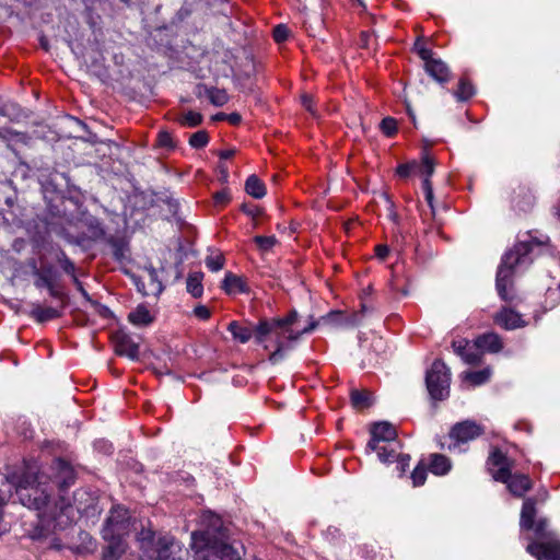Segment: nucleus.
<instances>
[{
    "label": "nucleus",
    "instance_id": "c756f323",
    "mask_svg": "<svg viewBox=\"0 0 560 560\" xmlns=\"http://www.w3.org/2000/svg\"><path fill=\"white\" fill-rule=\"evenodd\" d=\"M202 279L203 273L201 271L190 272L187 277L186 289L194 298H200L203 293Z\"/></svg>",
    "mask_w": 560,
    "mask_h": 560
},
{
    "label": "nucleus",
    "instance_id": "72a5a7b5",
    "mask_svg": "<svg viewBox=\"0 0 560 560\" xmlns=\"http://www.w3.org/2000/svg\"><path fill=\"white\" fill-rule=\"evenodd\" d=\"M218 558L220 560H242L238 550L235 549L232 545L228 544L225 539L219 540Z\"/></svg>",
    "mask_w": 560,
    "mask_h": 560
},
{
    "label": "nucleus",
    "instance_id": "8fccbe9b",
    "mask_svg": "<svg viewBox=\"0 0 560 560\" xmlns=\"http://www.w3.org/2000/svg\"><path fill=\"white\" fill-rule=\"evenodd\" d=\"M88 226L93 240H97L104 236V230L101 225V222L96 218L91 217L88 221Z\"/></svg>",
    "mask_w": 560,
    "mask_h": 560
},
{
    "label": "nucleus",
    "instance_id": "3c124183",
    "mask_svg": "<svg viewBox=\"0 0 560 560\" xmlns=\"http://www.w3.org/2000/svg\"><path fill=\"white\" fill-rule=\"evenodd\" d=\"M148 271V276L151 282V285L153 287V290L156 294L161 293L163 290L162 283L158 280V272L154 267L150 266L145 268Z\"/></svg>",
    "mask_w": 560,
    "mask_h": 560
},
{
    "label": "nucleus",
    "instance_id": "052dcab7",
    "mask_svg": "<svg viewBox=\"0 0 560 560\" xmlns=\"http://www.w3.org/2000/svg\"><path fill=\"white\" fill-rule=\"evenodd\" d=\"M375 252L378 258L384 259L387 257L389 249L386 245H377Z\"/></svg>",
    "mask_w": 560,
    "mask_h": 560
},
{
    "label": "nucleus",
    "instance_id": "423d86ee",
    "mask_svg": "<svg viewBox=\"0 0 560 560\" xmlns=\"http://www.w3.org/2000/svg\"><path fill=\"white\" fill-rule=\"evenodd\" d=\"M425 383L432 399L444 400L450 396L451 372L443 361L435 360L432 363Z\"/></svg>",
    "mask_w": 560,
    "mask_h": 560
},
{
    "label": "nucleus",
    "instance_id": "a878e982",
    "mask_svg": "<svg viewBox=\"0 0 560 560\" xmlns=\"http://www.w3.org/2000/svg\"><path fill=\"white\" fill-rule=\"evenodd\" d=\"M203 94L209 98L210 103L214 106H223L229 102V95L225 90L218 88H208L206 85L198 86V96Z\"/></svg>",
    "mask_w": 560,
    "mask_h": 560
},
{
    "label": "nucleus",
    "instance_id": "e2e57ef3",
    "mask_svg": "<svg viewBox=\"0 0 560 560\" xmlns=\"http://www.w3.org/2000/svg\"><path fill=\"white\" fill-rule=\"evenodd\" d=\"M384 199H385V201L387 203V208L389 210V218L395 221L397 219V214L393 210L394 205H393L392 200L389 199V197L386 194H384Z\"/></svg>",
    "mask_w": 560,
    "mask_h": 560
},
{
    "label": "nucleus",
    "instance_id": "b1692460",
    "mask_svg": "<svg viewBox=\"0 0 560 560\" xmlns=\"http://www.w3.org/2000/svg\"><path fill=\"white\" fill-rule=\"evenodd\" d=\"M400 450V443H386L375 445V448H366L368 452H376L378 459L384 464H389L396 460L398 457V451Z\"/></svg>",
    "mask_w": 560,
    "mask_h": 560
},
{
    "label": "nucleus",
    "instance_id": "e433bc0d",
    "mask_svg": "<svg viewBox=\"0 0 560 560\" xmlns=\"http://www.w3.org/2000/svg\"><path fill=\"white\" fill-rule=\"evenodd\" d=\"M490 375H491V370L483 369L481 371L466 373L465 378L474 385H481L489 381Z\"/></svg>",
    "mask_w": 560,
    "mask_h": 560
},
{
    "label": "nucleus",
    "instance_id": "4c0bfd02",
    "mask_svg": "<svg viewBox=\"0 0 560 560\" xmlns=\"http://www.w3.org/2000/svg\"><path fill=\"white\" fill-rule=\"evenodd\" d=\"M80 537H81V540H82V545L81 546H78L75 548V551L79 552V553H88V552H93L96 548V545H95V541L94 539L92 538V536L85 532H81L80 533Z\"/></svg>",
    "mask_w": 560,
    "mask_h": 560
},
{
    "label": "nucleus",
    "instance_id": "a19ab883",
    "mask_svg": "<svg viewBox=\"0 0 560 560\" xmlns=\"http://www.w3.org/2000/svg\"><path fill=\"white\" fill-rule=\"evenodd\" d=\"M180 125L186 127H197L202 122V115L197 112L189 110L178 120Z\"/></svg>",
    "mask_w": 560,
    "mask_h": 560
},
{
    "label": "nucleus",
    "instance_id": "bb28decb",
    "mask_svg": "<svg viewBox=\"0 0 560 560\" xmlns=\"http://www.w3.org/2000/svg\"><path fill=\"white\" fill-rule=\"evenodd\" d=\"M222 289L228 294H236L247 291L244 280L232 272H228L225 275L224 280L222 282Z\"/></svg>",
    "mask_w": 560,
    "mask_h": 560
},
{
    "label": "nucleus",
    "instance_id": "20e7f679",
    "mask_svg": "<svg viewBox=\"0 0 560 560\" xmlns=\"http://www.w3.org/2000/svg\"><path fill=\"white\" fill-rule=\"evenodd\" d=\"M537 541L530 542L526 550L537 560H560V541L556 534L549 529V522L540 518L534 527Z\"/></svg>",
    "mask_w": 560,
    "mask_h": 560
},
{
    "label": "nucleus",
    "instance_id": "ea45409f",
    "mask_svg": "<svg viewBox=\"0 0 560 560\" xmlns=\"http://www.w3.org/2000/svg\"><path fill=\"white\" fill-rule=\"evenodd\" d=\"M342 313L341 312H330L329 314L322 316L319 320H312L308 326H311L313 323H316L315 328L320 324H327V325H341L342 324Z\"/></svg>",
    "mask_w": 560,
    "mask_h": 560
},
{
    "label": "nucleus",
    "instance_id": "7ed1b4c3",
    "mask_svg": "<svg viewBox=\"0 0 560 560\" xmlns=\"http://www.w3.org/2000/svg\"><path fill=\"white\" fill-rule=\"evenodd\" d=\"M530 252V243L520 242L503 256L495 280L497 291L502 300L513 301L514 294L509 291V288H512V278L518 266L528 265L532 261Z\"/></svg>",
    "mask_w": 560,
    "mask_h": 560
},
{
    "label": "nucleus",
    "instance_id": "a18cd8bd",
    "mask_svg": "<svg viewBox=\"0 0 560 560\" xmlns=\"http://www.w3.org/2000/svg\"><path fill=\"white\" fill-rule=\"evenodd\" d=\"M381 130L387 137H393L397 132V121L393 117H385L381 121Z\"/></svg>",
    "mask_w": 560,
    "mask_h": 560
},
{
    "label": "nucleus",
    "instance_id": "f8f14e48",
    "mask_svg": "<svg viewBox=\"0 0 560 560\" xmlns=\"http://www.w3.org/2000/svg\"><path fill=\"white\" fill-rule=\"evenodd\" d=\"M200 524L205 528L201 530H196L195 533L207 534L210 540L226 539L222 520L219 515L210 511H206L200 516Z\"/></svg>",
    "mask_w": 560,
    "mask_h": 560
},
{
    "label": "nucleus",
    "instance_id": "4be33fe9",
    "mask_svg": "<svg viewBox=\"0 0 560 560\" xmlns=\"http://www.w3.org/2000/svg\"><path fill=\"white\" fill-rule=\"evenodd\" d=\"M427 73L439 83H445L450 80L451 73L448 67L441 59L428 60L424 63Z\"/></svg>",
    "mask_w": 560,
    "mask_h": 560
},
{
    "label": "nucleus",
    "instance_id": "c03bdc74",
    "mask_svg": "<svg viewBox=\"0 0 560 560\" xmlns=\"http://www.w3.org/2000/svg\"><path fill=\"white\" fill-rule=\"evenodd\" d=\"M422 188L424 191L425 200L431 209L432 215H434L435 214L434 194H433L432 184L429 178H423Z\"/></svg>",
    "mask_w": 560,
    "mask_h": 560
},
{
    "label": "nucleus",
    "instance_id": "393cba45",
    "mask_svg": "<svg viewBox=\"0 0 560 560\" xmlns=\"http://www.w3.org/2000/svg\"><path fill=\"white\" fill-rule=\"evenodd\" d=\"M536 515V501L533 498L525 499L522 511L520 526L523 529H532L534 527V518Z\"/></svg>",
    "mask_w": 560,
    "mask_h": 560
},
{
    "label": "nucleus",
    "instance_id": "f3484780",
    "mask_svg": "<svg viewBox=\"0 0 560 560\" xmlns=\"http://www.w3.org/2000/svg\"><path fill=\"white\" fill-rule=\"evenodd\" d=\"M494 323L505 330H514L526 326L522 315L510 307L501 308L494 316Z\"/></svg>",
    "mask_w": 560,
    "mask_h": 560
},
{
    "label": "nucleus",
    "instance_id": "39448f33",
    "mask_svg": "<svg viewBox=\"0 0 560 560\" xmlns=\"http://www.w3.org/2000/svg\"><path fill=\"white\" fill-rule=\"evenodd\" d=\"M140 549L151 560H170L173 555L175 539L171 536H162L155 539L151 530H142L138 536Z\"/></svg>",
    "mask_w": 560,
    "mask_h": 560
},
{
    "label": "nucleus",
    "instance_id": "5fc2aeb1",
    "mask_svg": "<svg viewBox=\"0 0 560 560\" xmlns=\"http://www.w3.org/2000/svg\"><path fill=\"white\" fill-rule=\"evenodd\" d=\"M194 314L196 315V317L203 319V320L210 318V315H211L210 310L205 305L196 306L194 310Z\"/></svg>",
    "mask_w": 560,
    "mask_h": 560
},
{
    "label": "nucleus",
    "instance_id": "680f3d73",
    "mask_svg": "<svg viewBox=\"0 0 560 560\" xmlns=\"http://www.w3.org/2000/svg\"><path fill=\"white\" fill-rule=\"evenodd\" d=\"M419 56L421 57L422 60H424L425 63L428 62V60H433L434 59L432 57L431 50L427 49L424 47L419 49Z\"/></svg>",
    "mask_w": 560,
    "mask_h": 560
},
{
    "label": "nucleus",
    "instance_id": "de8ad7c7",
    "mask_svg": "<svg viewBox=\"0 0 560 560\" xmlns=\"http://www.w3.org/2000/svg\"><path fill=\"white\" fill-rule=\"evenodd\" d=\"M412 483L415 487L424 485L427 480V469L421 464L417 465L411 474Z\"/></svg>",
    "mask_w": 560,
    "mask_h": 560
},
{
    "label": "nucleus",
    "instance_id": "1a4fd4ad",
    "mask_svg": "<svg viewBox=\"0 0 560 560\" xmlns=\"http://www.w3.org/2000/svg\"><path fill=\"white\" fill-rule=\"evenodd\" d=\"M44 301L37 304V323H46L61 316L66 306L65 293H43Z\"/></svg>",
    "mask_w": 560,
    "mask_h": 560
},
{
    "label": "nucleus",
    "instance_id": "4d7b16f0",
    "mask_svg": "<svg viewBox=\"0 0 560 560\" xmlns=\"http://www.w3.org/2000/svg\"><path fill=\"white\" fill-rule=\"evenodd\" d=\"M416 164H401L397 167V174L400 177H407Z\"/></svg>",
    "mask_w": 560,
    "mask_h": 560
},
{
    "label": "nucleus",
    "instance_id": "f704fd0d",
    "mask_svg": "<svg viewBox=\"0 0 560 560\" xmlns=\"http://www.w3.org/2000/svg\"><path fill=\"white\" fill-rule=\"evenodd\" d=\"M453 94L458 101L465 102L475 94V89L470 82H468L465 79H462L459 81L458 89L454 91Z\"/></svg>",
    "mask_w": 560,
    "mask_h": 560
},
{
    "label": "nucleus",
    "instance_id": "13d9d810",
    "mask_svg": "<svg viewBox=\"0 0 560 560\" xmlns=\"http://www.w3.org/2000/svg\"><path fill=\"white\" fill-rule=\"evenodd\" d=\"M214 200H215L217 203L224 205V203H226L230 200V195L225 190L218 191L214 195Z\"/></svg>",
    "mask_w": 560,
    "mask_h": 560
},
{
    "label": "nucleus",
    "instance_id": "9b49d317",
    "mask_svg": "<svg viewBox=\"0 0 560 560\" xmlns=\"http://www.w3.org/2000/svg\"><path fill=\"white\" fill-rule=\"evenodd\" d=\"M60 275L54 266L42 262L40 270L37 269V289L43 293H63L59 284Z\"/></svg>",
    "mask_w": 560,
    "mask_h": 560
},
{
    "label": "nucleus",
    "instance_id": "864d4df0",
    "mask_svg": "<svg viewBox=\"0 0 560 560\" xmlns=\"http://www.w3.org/2000/svg\"><path fill=\"white\" fill-rule=\"evenodd\" d=\"M289 37V28L284 24H279L273 28V38L277 43H282Z\"/></svg>",
    "mask_w": 560,
    "mask_h": 560
},
{
    "label": "nucleus",
    "instance_id": "7c9ffc66",
    "mask_svg": "<svg viewBox=\"0 0 560 560\" xmlns=\"http://www.w3.org/2000/svg\"><path fill=\"white\" fill-rule=\"evenodd\" d=\"M452 467L451 460L442 454H432L430 462V470L438 476H443L450 471Z\"/></svg>",
    "mask_w": 560,
    "mask_h": 560
},
{
    "label": "nucleus",
    "instance_id": "69168bd1",
    "mask_svg": "<svg viewBox=\"0 0 560 560\" xmlns=\"http://www.w3.org/2000/svg\"><path fill=\"white\" fill-rule=\"evenodd\" d=\"M301 101H302V105L308 110V112H312V97L310 95H302L301 97Z\"/></svg>",
    "mask_w": 560,
    "mask_h": 560
},
{
    "label": "nucleus",
    "instance_id": "2f4dec72",
    "mask_svg": "<svg viewBox=\"0 0 560 560\" xmlns=\"http://www.w3.org/2000/svg\"><path fill=\"white\" fill-rule=\"evenodd\" d=\"M245 190L256 199H260L266 196V186L255 174L248 176L246 179Z\"/></svg>",
    "mask_w": 560,
    "mask_h": 560
},
{
    "label": "nucleus",
    "instance_id": "412c9836",
    "mask_svg": "<svg viewBox=\"0 0 560 560\" xmlns=\"http://www.w3.org/2000/svg\"><path fill=\"white\" fill-rule=\"evenodd\" d=\"M124 537L115 535L113 538H103L107 542L102 553L103 560H118L122 556L126 551Z\"/></svg>",
    "mask_w": 560,
    "mask_h": 560
},
{
    "label": "nucleus",
    "instance_id": "9d476101",
    "mask_svg": "<svg viewBox=\"0 0 560 560\" xmlns=\"http://www.w3.org/2000/svg\"><path fill=\"white\" fill-rule=\"evenodd\" d=\"M219 540H210L207 534L192 533L190 547L194 560H215L218 558Z\"/></svg>",
    "mask_w": 560,
    "mask_h": 560
},
{
    "label": "nucleus",
    "instance_id": "58836bf2",
    "mask_svg": "<svg viewBox=\"0 0 560 560\" xmlns=\"http://www.w3.org/2000/svg\"><path fill=\"white\" fill-rule=\"evenodd\" d=\"M56 259L66 273L70 275L72 278L75 277V266L62 250L57 252Z\"/></svg>",
    "mask_w": 560,
    "mask_h": 560
},
{
    "label": "nucleus",
    "instance_id": "dca6fc26",
    "mask_svg": "<svg viewBox=\"0 0 560 560\" xmlns=\"http://www.w3.org/2000/svg\"><path fill=\"white\" fill-rule=\"evenodd\" d=\"M115 351L118 355L127 357L132 361L139 359V343L128 334L118 331L114 335Z\"/></svg>",
    "mask_w": 560,
    "mask_h": 560
},
{
    "label": "nucleus",
    "instance_id": "6e6d98bb",
    "mask_svg": "<svg viewBox=\"0 0 560 560\" xmlns=\"http://www.w3.org/2000/svg\"><path fill=\"white\" fill-rule=\"evenodd\" d=\"M396 460H398V467L402 472L406 471V468L409 466V462H410V456L409 455H400L398 453V457L396 458Z\"/></svg>",
    "mask_w": 560,
    "mask_h": 560
},
{
    "label": "nucleus",
    "instance_id": "aec40b11",
    "mask_svg": "<svg viewBox=\"0 0 560 560\" xmlns=\"http://www.w3.org/2000/svg\"><path fill=\"white\" fill-rule=\"evenodd\" d=\"M474 346L481 350L491 353L500 352L503 348L501 337L495 332H487L475 339Z\"/></svg>",
    "mask_w": 560,
    "mask_h": 560
},
{
    "label": "nucleus",
    "instance_id": "6e6552de",
    "mask_svg": "<svg viewBox=\"0 0 560 560\" xmlns=\"http://www.w3.org/2000/svg\"><path fill=\"white\" fill-rule=\"evenodd\" d=\"M44 512H39L42 508L37 504V518H40V534L43 532H50L56 529L58 526H62L61 515L68 513L69 510H72L71 506L61 508L60 514L57 516V505L51 501L50 497L45 494L43 500ZM39 529V525L37 524V530ZM39 537V533L37 532V538Z\"/></svg>",
    "mask_w": 560,
    "mask_h": 560
},
{
    "label": "nucleus",
    "instance_id": "c85d7f7f",
    "mask_svg": "<svg viewBox=\"0 0 560 560\" xmlns=\"http://www.w3.org/2000/svg\"><path fill=\"white\" fill-rule=\"evenodd\" d=\"M128 319L136 326H147L153 322V316L144 305H138L132 312L129 313Z\"/></svg>",
    "mask_w": 560,
    "mask_h": 560
},
{
    "label": "nucleus",
    "instance_id": "f03ea898",
    "mask_svg": "<svg viewBox=\"0 0 560 560\" xmlns=\"http://www.w3.org/2000/svg\"><path fill=\"white\" fill-rule=\"evenodd\" d=\"M35 474L25 468L7 469L0 472V536L9 530L3 521V508L13 497V490L19 502L32 510L35 508Z\"/></svg>",
    "mask_w": 560,
    "mask_h": 560
},
{
    "label": "nucleus",
    "instance_id": "473e14b6",
    "mask_svg": "<svg viewBox=\"0 0 560 560\" xmlns=\"http://www.w3.org/2000/svg\"><path fill=\"white\" fill-rule=\"evenodd\" d=\"M0 116L7 117L11 121H14L19 120L23 116V113L16 103L0 97Z\"/></svg>",
    "mask_w": 560,
    "mask_h": 560
},
{
    "label": "nucleus",
    "instance_id": "c9c22d12",
    "mask_svg": "<svg viewBox=\"0 0 560 560\" xmlns=\"http://www.w3.org/2000/svg\"><path fill=\"white\" fill-rule=\"evenodd\" d=\"M254 242L257 245L258 249L262 253L270 252L278 244V240L275 235H256L254 237Z\"/></svg>",
    "mask_w": 560,
    "mask_h": 560
},
{
    "label": "nucleus",
    "instance_id": "4468645a",
    "mask_svg": "<svg viewBox=\"0 0 560 560\" xmlns=\"http://www.w3.org/2000/svg\"><path fill=\"white\" fill-rule=\"evenodd\" d=\"M483 433V429L480 424L475 421L466 420L456 423L451 432L450 438L456 443H467Z\"/></svg>",
    "mask_w": 560,
    "mask_h": 560
},
{
    "label": "nucleus",
    "instance_id": "79ce46f5",
    "mask_svg": "<svg viewBox=\"0 0 560 560\" xmlns=\"http://www.w3.org/2000/svg\"><path fill=\"white\" fill-rule=\"evenodd\" d=\"M435 163L432 158L428 154H423L422 162L419 165V173L424 176V178H429L434 173Z\"/></svg>",
    "mask_w": 560,
    "mask_h": 560
},
{
    "label": "nucleus",
    "instance_id": "a211bd4d",
    "mask_svg": "<svg viewBox=\"0 0 560 560\" xmlns=\"http://www.w3.org/2000/svg\"><path fill=\"white\" fill-rule=\"evenodd\" d=\"M488 463L499 467V469L492 475L495 481H506L509 479V471L512 470L513 460H511L499 448H494L490 453Z\"/></svg>",
    "mask_w": 560,
    "mask_h": 560
},
{
    "label": "nucleus",
    "instance_id": "2eb2a0df",
    "mask_svg": "<svg viewBox=\"0 0 560 560\" xmlns=\"http://www.w3.org/2000/svg\"><path fill=\"white\" fill-rule=\"evenodd\" d=\"M45 226L49 234L54 233L58 236L65 237L69 243H74L77 245H82L84 237L83 236H77L74 237L70 232L69 229L66 226V223H69L68 220L60 215L52 213L50 219H45Z\"/></svg>",
    "mask_w": 560,
    "mask_h": 560
},
{
    "label": "nucleus",
    "instance_id": "6ab92c4d",
    "mask_svg": "<svg viewBox=\"0 0 560 560\" xmlns=\"http://www.w3.org/2000/svg\"><path fill=\"white\" fill-rule=\"evenodd\" d=\"M502 482L508 486L512 494L520 498L529 491L533 486L528 476L522 474L512 475L511 470L509 471V479Z\"/></svg>",
    "mask_w": 560,
    "mask_h": 560
},
{
    "label": "nucleus",
    "instance_id": "338daca9",
    "mask_svg": "<svg viewBox=\"0 0 560 560\" xmlns=\"http://www.w3.org/2000/svg\"><path fill=\"white\" fill-rule=\"evenodd\" d=\"M226 119L233 124V125H237L240 121H241V115L237 114V113H232V114H229L226 115Z\"/></svg>",
    "mask_w": 560,
    "mask_h": 560
},
{
    "label": "nucleus",
    "instance_id": "0e129e2a",
    "mask_svg": "<svg viewBox=\"0 0 560 560\" xmlns=\"http://www.w3.org/2000/svg\"><path fill=\"white\" fill-rule=\"evenodd\" d=\"M77 289L81 292L82 296L85 298L86 300H90V296L88 294V292L84 290L82 283L80 282V280L78 279V277H73L72 278Z\"/></svg>",
    "mask_w": 560,
    "mask_h": 560
},
{
    "label": "nucleus",
    "instance_id": "37998d69",
    "mask_svg": "<svg viewBox=\"0 0 560 560\" xmlns=\"http://www.w3.org/2000/svg\"><path fill=\"white\" fill-rule=\"evenodd\" d=\"M209 142L208 133L203 130H199L190 136L189 144L195 149H200L207 145Z\"/></svg>",
    "mask_w": 560,
    "mask_h": 560
},
{
    "label": "nucleus",
    "instance_id": "bf43d9fd",
    "mask_svg": "<svg viewBox=\"0 0 560 560\" xmlns=\"http://www.w3.org/2000/svg\"><path fill=\"white\" fill-rule=\"evenodd\" d=\"M112 245L114 247L115 257L121 259L124 257L125 245L118 242H113Z\"/></svg>",
    "mask_w": 560,
    "mask_h": 560
},
{
    "label": "nucleus",
    "instance_id": "774afa93",
    "mask_svg": "<svg viewBox=\"0 0 560 560\" xmlns=\"http://www.w3.org/2000/svg\"><path fill=\"white\" fill-rule=\"evenodd\" d=\"M234 155V150H224L220 152V158L228 160Z\"/></svg>",
    "mask_w": 560,
    "mask_h": 560
},
{
    "label": "nucleus",
    "instance_id": "0eeeda50",
    "mask_svg": "<svg viewBox=\"0 0 560 560\" xmlns=\"http://www.w3.org/2000/svg\"><path fill=\"white\" fill-rule=\"evenodd\" d=\"M130 530V513L120 505L112 508L102 529L103 538H113L115 535L127 536Z\"/></svg>",
    "mask_w": 560,
    "mask_h": 560
},
{
    "label": "nucleus",
    "instance_id": "09e8293b",
    "mask_svg": "<svg viewBox=\"0 0 560 560\" xmlns=\"http://www.w3.org/2000/svg\"><path fill=\"white\" fill-rule=\"evenodd\" d=\"M369 394L365 392L353 390L351 393L352 405L357 408H363L369 406Z\"/></svg>",
    "mask_w": 560,
    "mask_h": 560
},
{
    "label": "nucleus",
    "instance_id": "5701e85b",
    "mask_svg": "<svg viewBox=\"0 0 560 560\" xmlns=\"http://www.w3.org/2000/svg\"><path fill=\"white\" fill-rule=\"evenodd\" d=\"M452 347L457 355H459L467 364H478L481 361V354L469 347L466 339L455 340Z\"/></svg>",
    "mask_w": 560,
    "mask_h": 560
},
{
    "label": "nucleus",
    "instance_id": "603ef678",
    "mask_svg": "<svg viewBox=\"0 0 560 560\" xmlns=\"http://www.w3.org/2000/svg\"><path fill=\"white\" fill-rule=\"evenodd\" d=\"M158 144L166 149H173L175 145L171 133L165 130L159 132Z\"/></svg>",
    "mask_w": 560,
    "mask_h": 560
},
{
    "label": "nucleus",
    "instance_id": "f257e3e1",
    "mask_svg": "<svg viewBox=\"0 0 560 560\" xmlns=\"http://www.w3.org/2000/svg\"><path fill=\"white\" fill-rule=\"evenodd\" d=\"M299 319L298 312L292 311L283 318L262 319L255 326L233 320L229 324L228 330L233 339L241 343H246L254 337L255 342L261 345L265 350L270 348L267 341L268 337H271L276 349L270 353L269 362L277 364L284 358L287 351L294 348L301 336L315 329L316 323L301 328Z\"/></svg>",
    "mask_w": 560,
    "mask_h": 560
},
{
    "label": "nucleus",
    "instance_id": "cd10ccee",
    "mask_svg": "<svg viewBox=\"0 0 560 560\" xmlns=\"http://www.w3.org/2000/svg\"><path fill=\"white\" fill-rule=\"evenodd\" d=\"M55 470L57 471V478L62 486H69L74 480V472L72 467L63 459L55 460Z\"/></svg>",
    "mask_w": 560,
    "mask_h": 560
},
{
    "label": "nucleus",
    "instance_id": "49530a36",
    "mask_svg": "<svg viewBox=\"0 0 560 560\" xmlns=\"http://www.w3.org/2000/svg\"><path fill=\"white\" fill-rule=\"evenodd\" d=\"M206 266L213 272L221 270L224 266V257L222 254H215L206 258Z\"/></svg>",
    "mask_w": 560,
    "mask_h": 560
},
{
    "label": "nucleus",
    "instance_id": "ddd939ff",
    "mask_svg": "<svg viewBox=\"0 0 560 560\" xmlns=\"http://www.w3.org/2000/svg\"><path fill=\"white\" fill-rule=\"evenodd\" d=\"M397 441V431L395 427L387 422H376L371 429V440L369 441L366 448H375V445L381 443H395Z\"/></svg>",
    "mask_w": 560,
    "mask_h": 560
}]
</instances>
